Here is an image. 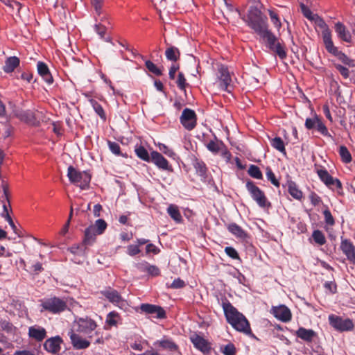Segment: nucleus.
Wrapping results in <instances>:
<instances>
[{
    "mask_svg": "<svg viewBox=\"0 0 355 355\" xmlns=\"http://www.w3.org/2000/svg\"><path fill=\"white\" fill-rule=\"evenodd\" d=\"M206 147L212 153L217 154L225 148V144L222 141L218 140L216 137L214 136V139L207 142Z\"/></svg>",
    "mask_w": 355,
    "mask_h": 355,
    "instance_id": "nucleus-30",
    "label": "nucleus"
},
{
    "mask_svg": "<svg viewBox=\"0 0 355 355\" xmlns=\"http://www.w3.org/2000/svg\"><path fill=\"white\" fill-rule=\"evenodd\" d=\"M146 272L153 277H157L159 275L160 270L157 266L150 264Z\"/></svg>",
    "mask_w": 355,
    "mask_h": 355,
    "instance_id": "nucleus-63",
    "label": "nucleus"
},
{
    "mask_svg": "<svg viewBox=\"0 0 355 355\" xmlns=\"http://www.w3.org/2000/svg\"><path fill=\"white\" fill-rule=\"evenodd\" d=\"M20 60L17 56H10L5 60L3 71L6 73H10L15 71L19 67Z\"/></svg>",
    "mask_w": 355,
    "mask_h": 355,
    "instance_id": "nucleus-24",
    "label": "nucleus"
},
{
    "mask_svg": "<svg viewBox=\"0 0 355 355\" xmlns=\"http://www.w3.org/2000/svg\"><path fill=\"white\" fill-rule=\"evenodd\" d=\"M180 121L183 127L187 130L195 128L197 124V116L194 110L185 108L182 113Z\"/></svg>",
    "mask_w": 355,
    "mask_h": 355,
    "instance_id": "nucleus-9",
    "label": "nucleus"
},
{
    "mask_svg": "<svg viewBox=\"0 0 355 355\" xmlns=\"http://www.w3.org/2000/svg\"><path fill=\"white\" fill-rule=\"evenodd\" d=\"M312 238L315 243L320 245H324L326 243L324 234L319 230H316L313 232Z\"/></svg>",
    "mask_w": 355,
    "mask_h": 355,
    "instance_id": "nucleus-46",
    "label": "nucleus"
},
{
    "mask_svg": "<svg viewBox=\"0 0 355 355\" xmlns=\"http://www.w3.org/2000/svg\"><path fill=\"white\" fill-rule=\"evenodd\" d=\"M186 284L182 279L180 278H177L173 280L172 284L168 287L173 289H178L184 288Z\"/></svg>",
    "mask_w": 355,
    "mask_h": 355,
    "instance_id": "nucleus-61",
    "label": "nucleus"
},
{
    "mask_svg": "<svg viewBox=\"0 0 355 355\" xmlns=\"http://www.w3.org/2000/svg\"><path fill=\"white\" fill-rule=\"evenodd\" d=\"M168 214L169 216L177 223H180L182 220V216L180 211L176 206L171 205L168 209Z\"/></svg>",
    "mask_w": 355,
    "mask_h": 355,
    "instance_id": "nucleus-40",
    "label": "nucleus"
},
{
    "mask_svg": "<svg viewBox=\"0 0 355 355\" xmlns=\"http://www.w3.org/2000/svg\"><path fill=\"white\" fill-rule=\"evenodd\" d=\"M165 55L167 60L176 62L180 59V52L177 47L171 46L166 49L165 51Z\"/></svg>",
    "mask_w": 355,
    "mask_h": 355,
    "instance_id": "nucleus-33",
    "label": "nucleus"
},
{
    "mask_svg": "<svg viewBox=\"0 0 355 355\" xmlns=\"http://www.w3.org/2000/svg\"><path fill=\"white\" fill-rule=\"evenodd\" d=\"M67 177L71 184L80 187L82 190L89 189L92 178L89 172L80 171L73 166H69L67 169Z\"/></svg>",
    "mask_w": 355,
    "mask_h": 355,
    "instance_id": "nucleus-4",
    "label": "nucleus"
},
{
    "mask_svg": "<svg viewBox=\"0 0 355 355\" xmlns=\"http://www.w3.org/2000/svg\"><path fill=\"white\" fill-rule=\"evenodd\" d=\"M320 118L318 116H315L313 118H307L305 121V127L308 130H312L315 128L317 123L320 121Z\"/></svg>",
    "mask_w": 355,
    "mask_h": 355,
    "instance_id": "nucleus-53",
    "label": "nucleus"
},
{
    "mask_svg": "<svg viewBox=\"0 0 355 355\" xmlns=\"http://www.w3.org/2000/svg\"><path fill=\"white\" fill-rule=\"evenodd\" d=\"M260 37L265 40L266 46L270 51L275 53L280 59L284 60L286 58L287 53L284 44L279 42L278 38L270 30H268L263 34L261 35Z\"/></svg>",
    "mask_w": 355,
    "mask_h": 355,
    "instance_id": "nucleus-5",
    "label": "nucleus"
},
{
    "mask_svg": "<svg viewBox=\"0 0 355 355\" xmlns=\"http://www.w3.org/2000/svg\"><path fill=\"white\" fill-rule=\"evenodd\" d=\"M268 13L272 23L277 30H279L282 27V23L278 14L273 10H268Z\"/></svg>",
    "mask_w": 355,
    "mask_h": 355,
    "instance_id": "nucleus-49",
    "label": "nucleus"
},
{
    "mask_svg": "<svg viewBox=\"0 0 355 355\" xmlns=\"http://www.w3.org/2000/svg\"><path fill=\"white\" fill-rule=\"evenodd\" d=\"M245 187L252 198L260 207L269 208L271 207V203L268 200L264 192L259 189L254 182L248 180L245 184Z\"/></svg>",
    "mask_w": 355,
    "mask_h": 355,
    "instance_id": "nucleus-6",
    "label": "nucleus"
},
{
    "mask_svg": "<svg viewBox=\"0 0 355 355\" xmlns=\"http://www.w3.org/2000/svg\"><path fill=\"white\" fill-rule=\"evenodd\" d=\"M272 313L277 319L284 322H289L292 318L290 309L285 305L273 306L272 309Z\"/></svg>",
    "mask_w": 355,
    "mask_h": 355,
    "instance_id": "nucleus-17",
    "label": "nucleus"
},
{
    "mask_svg": "<svg viewBox=\"0 0 355 355\" xmlns=\"http://www.w3.org/2000/svg\"><path fill=\"white\" fill-rule=\"evenodd\" d=\"M1 187H2V189L3 191V195L5 196V198L8 202V205L5 203L3 205V211L2 214H3L5 216L7 214H9L8 210V207H10V200H9V188H8V185L3 180L2 181Z\"/></svg>",
    "mask_w": 355,
    "mask_h": 355,
    "instance_id": "nucleus-41",
    "label": "nucleus"
},
{
    "mask_svg": "<svg viewBox=\"0 0 355 355\" xmlns=\"http://www.w3.org/2000/svg\"><path fill=\"white\" fill-rule=\"evenodd\" d=\"M89 103L92 106L93 109L94 110L95 112L100 116V118L103 121H105L106 114L101 105L98 103V102H97L96 100L92 98L89 99Z\"/></svg>",
    "mask_w": 355,
    "mask_h": 355,
    "instance_id": "nucleus-38",
    "label": "nucleus"
},
{
    "mask_svg": "<svg viewBox=\"0 0 355 355\" xmlns=\"http://www.w3.org/2000/svg\"><path fill=\"white\" fill-rule=\"evenodd\" d=\"M136 155L143 161L150 162L151 155H150L148 150L143 146H136L135 148Z\"/></svg>",
    "mask_w": 355,
    "mask_h": 355,
    "instance_id": "nucleus-32",
    "label": "nucleus"
},
{
    "mask_svg": "<svg viewBox=\"0 0 355 355\" xmlns=\"http://www.w3.org/2000/svg\"><path fill=\"white\" fill-rule=\"evenodd\" d=\"M91 4L93 6L95 14L96 19L101 21H105L107 19V15L104 12L103 7L104 0H90Z\"/></svg>",
    "mask_w": 355,
    "mask_h": 355,
    "instance_id": "nucleus-25",
    "label": "nucleus"
},
{
    "mask_svg": "<svg viewBox=\"0 0 355 355\" xmlns=\"http://www.w3.org/2000/svg\"><path fill=\"white\" fill-rule=\"evenodd\" d=\"M315 172L318 174L320 180L326 185L329 186V184L333 181V177L329 173L327 169L323 167H318L315 166Z\"/></svg>",
    "mask_w": 355,
    "mask_h": 355,
    "instance_id": "nucleus-31",
    "label": "nucleus"
},
{
    "mask_svg": "<svg viewBox=\"0 0 355 355\" xmlns=\"http://www.w3.org/2000/svg\"><path fill=\"white\" fill-rule=\"evenodd\" d=\"M334 55L336 56L343 64L349 67H354V61L350 59L345 53L338 51Z\"/></svg>",
    "mask_w": 355,
    "mask_h": 355,
    "instance_id": "nucleus-45",
    "label": "nucleus"
},
{
    "mask_svg": "<svg viewBox=\"0 0 355 355\" xmlns=\"http://www.w3.org/2000/svg\"><path fill=\"white\" fill-rule=\"evenodd\" d=\"M14 114L21 121L24 122L28 125L33 126H37L39 125V121L37 119L35 114L30 110H17L14 112Z\"/></svg>",
    "mask_w": 355,
    "mask_h": 355,
    "instance_id": "nucleus-13",
    "label": "nucleus"
},
{
    "mask_svg": "<svg viewBox=\"0 0 355 355\" xmlns=\"http://www.w3.org/2000/svg\"><path fill=\"white\" fill-rule=\"evenodd\" d=\"M154 345L159 346L162 349H166L170 352H178L179 350L178 345L173 342L171 338L167 336H164L162 339L155 342Z\"/></svg>",
    "mask_w": 355,
    "mask_h": 355,
    "instance_id": "nucleus-22",
    "label": "nucleus"
},
{
    "mask_svg": "<svg viewBox=\"0 0 355 355\" xmlns=\"http://www.w3.org/2000/svg\"><path fill=\"white\" fill-rule=\"evenodd\" d=\"M220 87L222 89L229 92V87L232 83V78L227 67L220 65L218 67Z\"/></svg>",
    "mask_w": 355,
    "mask_h": 355,
    "instance_id": "nucleus-19",
    "label": "nucleus"
},
{
    "mask_svg": "<svg viewBox=\"0 0 355 355\" xmlns=\"http://www.w3.org/2000/svg\"><path fill=\"white\" fill-rule=\"evenodd\" d=\"M73 325L76 327V332L87 336L88 338L93 337L92 332L94 331V335L96 336L95 344H103L104 343L103 338L100 335V332L96 331L98 327L97 323L91 318L88 316L76 318L73 322Z\"/></svg>",
    "mask_w": 355,
    "mask_h": 355,
    "instance_id": "nucleus-2",
    "label": "nucleus"
},
{
    "mask_svg": "<svg viewBox=\"0 0 355 355\" xmlns=\"http://www.w3.org/2000/svg\"><path fill=\"white\" fill-rule=\"evenodd\" d=\"M41 311H46L53 314H58L67 309V302L59 297H53L42 301Z\"/></svg>",
    "mask_w": 355,
    "mask_h": 355,
    "instance_id": "nucleus-7",
    "label": "nucleus"
},
{
    "mask_svg": "<svg viewBox=\"0 0 355 355\" xmlns=\"http://www.w3.org/2000/svg\"><path fill=\"white\" fill-rule=\"evenodd\" d=\"M193 166L196 170V173L201 176L205 177L207 173L206 164L202 160L195 159L193 162Z\"/></svg>",
    "mask_w": 355,
    "mask_h": 355,
    "instance_id": "nucleus-35",
    "label": "nucleus"
},
{
    "mask_svg": "<svg viewBox=\"0 0 355 355\" xmlns=\"http://www.w3.org/2000/svg\"><path fill=\"white\" fill-rule=\"evenodd\" d=\"M270 145L282 153L286 154L285 145L281 137H276L270 139Z\"/></svg>",
    "mask_w": 355,
    "mask_h": 355,
    "instance_id": "nucleus-37",
    "label": "nucleus"
},
{
    "mask_svg": "<svg viewBox=\"0 0 355 355\" xmlns=\"http://www.w3.org/2000/svg\"><path fill=\"white\" fill-rule=\"evenodd\" d=\"M336 69L340 72V73L342 75V76L344 78H348L349 76V69L339 64H335Z\"/></svg>",
    "mask_w": 355,
    "mask_h": 355,
    "instance_id": "nucleus-62",
    "label": "nucleus"
},
{
    "mask_svg": "<svg viewBox=\"0 0 355 355\" xmlns=\"http://www.w3.org/2000/svg\"><path fill=\"white\" fill-rule=\"evenodd\" d=\"M324 287L331 294H334L337 292V285L334 281L326 282L324 284Z\"/></svg>",
    "mask_w": 355,
    "mask_h": 355,
    "instance_id": "nucleus-59",
    "label": "nucleus"
},
{
    "mask_svg": "<svg viewBox=\"0 0 355 355\" xmlns=\"http://www.w3.org/2000/svg\"><path fill=\"white\" fill-rule=\"evenodd\" d=\"M340 249L346 256L347 259L355 265V246L353 243L349 239L341 238Z\"/></svg>",
    "mask_w": 355,
    "mask_h": 355,
    "instance_id": "nucleus-14",
    "label": "nucleus"
},
{
    "mask_svg": "<svg viewBox=\"0 0 355 355\" xmlns=\"http://www.w3.org/2000/svg\"><path fill=\"white\" fill-rule=\"evenodd\" d=\"M227 230L238 239H245L248 238V233L235 223H230L227 225Z\"/></svg>",
    "mask_w": 355,
    "mask_h": 355,
    "instance_id": "nucleus-28",
    "label": "nucleus"
},
{
    "mask_svg": "<svg viewBox=\"0 0 355 355\" xmlns=\"http://www.w3.org/2000/svg\"><path fill=\"white\" fill-rule=\"evenodd\" d=\"M62 343V338L60 336H55L46 339L43 344V347L47 352L57 355L61 350Z\"/></svg>",
    "mask_w": 355,
    "mask_h": 355,
    "instance_id": "nucleus-12",
    "label": "nucleus"
},
{
    "mask_svg": "<svg viewBox=\"0 0 355 355\" xmlns=\"http://www.w3.org/2000/svg\"><path fill=\"white\" fill-rule=\"evenodd\" d=\"M288 193L296 200H300L303 197L302 192L298 189L296 183L293 181L288 182Z\"/></svg>",
    "mask_w": 355,
    "mask_h": 355,
    "instance_id": "nucleus-34",
    "label": "nucleus"
},
{
    "mask_svg": "<svg viewBox=\"0 0 355 355\" xmlns=\"http://www.w3.org/2000/svg\"><path fill=\"white\" fill-rule=\"evenodd\" d=\"M301 11L303 15L308 19L313 21L315 19V15H313L311 10L303 3L300 4Z\"/></svg>",
    "mask_w": 355,
    "mask_h": 355,
    "instance_id": "nucleus-52",
    "label": "nucleus"
},
{
    "mask_svg": "<svg viewBox=\"0 0 355 355\" xmlns=\"http://www.w3.org/2000/svg\"><path fill=\"white\" fill-rule=\"evenodd\" d=\"M328 320L329 324L338 331H352L354 327L352 320L349 318L343 319L340 316L334 314L329 315Z\"/></svg>",
    "mask_w": 355,
    "mask_h": 355,
    "instance_id": "nucleus-8",
    "label": "nucleus"
},
{
    "mask_svg": "<svg viewBox=\"0 0 355 355\" xmlns=\"http://www.w3.org/2000/svg\"><path fill=\"white\" fill-rule=\"evenodd\" d=\"M101 293L110 302L112 303L115 306L121 307L125 304V301L123 300V297L119 294V293L116 290L111 287L106 288L105 289L101 291Z\"/></svg>",
    "mask_w": 355,
    "mask_h": 355,
    "instance_id": "nucleus-11",
    "label": "nucleus"
},
{
    "mask_svg": "<svg viewBox=\"0 0 355 355\" xmlns=\"http://www.w3.org/2000/svg\"><path fill=\"white\" fill-rule=\"evenodd\" d=\"M176 83L179 89L181 90H185L186 87L189 85V84L187 83L184 75L182 72L178 73Z\"/></svg>",
    "mask_w": 355,
    "mask_h": 355,
    "instance_id": "nucleus-55",
    "label": "nucleus"
},
{
    "mask_svg": "<svg viewBox=\"0 0 355 355\" xmlns=\"http://www.w3.org/2000/svg\"><path fill=\"white\" fill-rule=\"evenodd\" d=\"M338 152L341 159L344 163L348 164L352 162V155L346 146H340Z\"/></svg>",
    "mask_w": 355,
    "mask_h": 355,
    "instance_id": "nucleus-42",
    "label": "nucleus"
},
{
    "mask_svg": "<svg viewBox=\"0 0 355 355\" xmlns=\"http://www.w3.org/2000/svg\"><path fill=\"white\" fill-rule=\"evenodd\" d=\"M87 247L83 242L71 246L69 250L73 254L84 255L86 253Z\"/></svg>",
    "mask_w": 355,
    "mask_h": 355,
    "instance_id": "nucleus-43",
    "label": "nucleus"
},
{
    "mask_svg": "<svg viewBox=\"0 0 355 355\" xmlns=\"http://www.w3.org/2000/svg\"><path fill=\"white\" fill-rule=\"evenodd\" d=\"M97 235L98 234L95 232V231L94 230V228L89 226L85 230L84 239L83 240V243L86 246L92 245L96 241Z\"/></svg>",
    "mask_w": 355,
    "mask_h": 355,
    "instance_id": "nucleus-29",
    "label": "nucleus"
},
{
    "mask_svg": "<svg viewBox=\"0 0 355 355\" xmlns=\"http://www.w3.org/2000/svg\"><path fill=\"white\" fill-rule=\"evenodd\" d=\"M334 28L338 38L347 43L352 42L351 33L343 23L340 21L336 23Z\"/></svg>",
    "mask_w": 355,
    "mask_h": 355,
    "instance_id": "nucleus-23",
    "label": "nucleus"
},
{
    "mask_svg": "<svg viewBox=\"0 0 355 355\" xmlns=\"http://www.w3.org/2000/svg\"><path fill=\"white\" fill-rule=\"evenodd\" d=\"M28 335L30 338L37 342H42L46 338L47 332L45 328L39 325H33L28 328Z\"/></svg>",
    "mask_w": 355,
    "mask_h": 355,
    "instance_id": "nucleus-20",
    "label": "nucleus"
},
{
    "mask_svg": "<svg viewBox=\"0 0 355 355\" xmlns=\"http://www.w3.org/2000/svg\"><path fill=\"white\" fill-rule=\"evenodd\" d=\"M37 70L38 74L47 84L51 85L53 83V78L48 65L45 62L39 61L37 63Z\"/></svg>",
    "mask_w": 355,
    "mask_h": 355,
    "instance_id": "nucleus-21",
    "label": "nucleus"
},
{
    "mask_svg": "<svg viewBox=\"0 0 355 355\" xmlns=\"http://www.w3.org/2000/svg\"><path fill=\"white\" fill-rule=\"evenodd\" d=\"M80 334L74 332L73 330H70L68 332V336L71 340L73 347L76 349H85L89 347L90 341L86 338L80 336Z\"/></svg>",
    "mask_w": 355,
    "mask_h": 355,
    "instance_id": "nucleus-16",
    "label": "nucleus"
},
{
    "mask_svg": "<svg viewBox=\"0 0 355 355\" xmlns=\"http://www.w3.org/2000/svg\"><path fill=\"white\" fill-rule=\"evenodd\" d=\"M150 263L146 261H142L135 263V268L140 272H146Z\"/></svg>",
    "mask_w": 355,
    "mask_h": 355,
    "instance_id": "nucleus-64",
    "label": "nucleus"
},
{
    "mask_svg": "<svg viewBox=\"0 0 355 355\" xmlns=\"http://www.w3.org/2000/svg\"><path fill=\"white\" fill-rule=\"evenodd\" d=\"M266 175L268 180H269L274 186L279 187L280 183L276 178L275 173L272 172L270 167L267 166L266 168Z\"/></svg>",
    "mask_w": 355,
    "mask_h": 355,
    "instance_id": "nucleus-47",
    "label": "nucleus"
},
{
    "mask_svg": "<svg viewBox=\"0 0 355 355\" xmlns=\"http://www.w3.org/2000/svg\"><path fill=\"white\" fill-rule=\"evenodd\" d=\"M107 145L110 150L116 156H121L123 157H128V155L126 153H123L121 151V147L119 144L115 141H111L107 140Z\"/></svg>",
    "mask_w": 355,
    "mask_h": 355,
    "instance_id": "nucleus-39",
    "label": "nucleus"
},
{
    "mask_svg": "<svg viewBox=\"0 0 355 355\" xmlns=\"http://www.w3.org/2000/svg\"><path fill=\"white\" fill-rule=\"evenodd\" d=\"M140 310L142 313L146 314L155 315V317L158 319H164L166 318L165 310L157 305L151 304H141Z\"/></svg>",
    "mask_w": 355,
    "mask_h": 355,
    "instance_id": "nucleus-15",
    "label": "nucleus"
},
{
    "mask_svg": "<svg viewBox=\"0 0 355 355\" xmlns=\"http://www.w3.org/2000/svg\"><path fill=\"white\" fill-rule=\"evenodd\" d=\"M119 317V315L116 311L110 312L106 318V323L110 326H116L117 324L116 318Z\"/></svg>",
    "mask_w": 355,
    "mask_h": 355,
    "instance_id": "nucleus-54",
    "label": "nucleus"
},
{
    "mask_svg": "<svg viewBox=\"0 0 355 355\" xmlns=\"http://www.w3.org/2000/svg\"><path fill=\"white\" fill-rule=\"evenodd\" d=\"M314 20L315 21V24L320 28L322 29V36L323 35V33L326 31H327L328 32H331L330 29L329 28L328 26L327 25V24L325 23V21H324V19L322 18H321L319 16H318L317 15H315Z\"/></svg>",
    "mask_w": 355,
    "mask_h": 355,
    "instance_id": "nucleus-56",
    "label": "nucleus"
},
{
    "mask_svg": "<svg viewBox=\"0 0 355 355\" xmlns=\"http://www.w3.org/2000/svg\"><path fill=\"white\" fill-rule=\"evenodd\" d=\"M190 339L195 348L205 355L211 354L212 348L211 343L207 340L197 334L192 335Z\"/></svg>",
    "mask_w": 355,
    "mask_h": 355,
    "instance_id": "nucleus-10",
    "label": "nucleus"
},
{
    "mask_svg": "<svg viewBox=\"0 0 355 355\" xmlns=\"http://www.w3.org/2000/svg\"><path fill=\"white\" fill-rule=\"evenodd\" d=\"M245 21L259 36L269 30L267 17L257 8H250Z\"/></svg>",
    "mask_w": 355,
    "mask_h": 355,
    "instance_id": "nucleus-3",
    "label": "nucleus"
},
{
    "mask_svg": "<svg viewBox=\"0 0 355 355\" xmlns=\"http://www.w3.org/2000/svg\"><path fill=\"white\" fill-rule=\"evenodd\" d=\"M222 307L227 322L236 331L243 332L246 335L252 334L250 323L247 318L233 306L230 301L225 297L222 300Z\"/></svg>",
    "mask_w": 355,
    "mask_h": 355,
    "instance_id": "nucleus-1",
    "label": "nucleus"
},
{
    "mask_svg": "<svg viewBox=\"0 0 355 355\" xmlns=\"http://www.w3.org/2000/svg\"><path fill=\"white\" fill-rule=\"evenodd\" d=\"M145 66L147 69L156 76H161L162 74V71L160 69H159L153 62L150 60H146L145 62Z\"/></svg>",
    "mask_w": 355,
    "mask_h": 355,
    "instance_id": "nucleus-50",
    "label": "nucleus"
},
{
    "mask_svg": "<svg viewBox=\"0 0 355 355\" xmlns=\"http://www.w3.org/2000/svg\"><path fill=\"white\" fill-rule=\"evenodd\" d=\"M248 173L253 178L257 180L263 179V174L260 168L256 165L251 164L248 170Z\"/></svg>",
    "mask_w": 355,
    "mask_h": 355,
    "instance_id": "nucleus-44",
    "label": "nucleus"
},
{
    "mask_svg": "<svg viewBox=\"0 0 355 355\" xmlns=\"http://www.w3.org/2000/svg\"><path fill=\"white\" fill-rule=\"evenodd\" d=\"M326 50L331 54L334 55L338 51V48L334 46L331 39V32L326 31L322 36Z\"/></svg>",
    "mask_w": 355,
    "mask_h": 355,
    "instance_id": "nucleus-27",
    "label": "nucleus"
},
{
    "mask_svg": "<svg viewBox=\"0 0 355 355\" xmlns=\"http://www.w3.org/2000/svg\"><path fill=\"white\" fill-rule=\"evenodd\" d=\"M323 215L324 217L325 223L329 225H334L335 224L334 218L330 211V210L327 208L323 211Z\"/></svg>",
    "mask_w": 355,
    "mask_h": 355,
    "instance_id": "nucleus-57",
    "label": "nucleus"
},
{
    "mask_svg": "<svg viewBox=\"0 0 355 355\" xmlns=\"http://www.w3.org/2000/svg\"><path fill=\"white\" fill-rule=\"evenodd\" d=\"M141 250L139 249V246L138 245H129L127 247V253L128 255L131 257H134L139 253H140Z\"/></svg>",
    "mask_w": 355,
    "mask_h": 355,
    "instance_id": "nucleus-60",
    "label": "nucleus"
},
{
    "mask_svg": "<svg viewBox=\"0 0 355 355\" xmlns=\"http://www.w3.org/2000/svg\"><path fill=\"white\" fill-rule=\"evenodd\" d=\"M150 162L154 163L159 168L162 170L168 171H173L172 166L169 164L167 159H165L162 155L157 151H153L151 153Z\"/></svg>",
    "mask_w": 355,
    "mask_h": 355,
    "instance_id": "nucleus-18",
    "label": "nucleus"
},
{
    "mask_svg": "<svg viewBox=\"0 0 355 355\" xmlns=\"http://www.w3.org/2000/svg\"><path fill=\"white\" fill-rule=\"evenodd\" d=\"M315 129H316L323 136L328 137H330L331 139H333V137L329 134L327 128L326 127L324 123L322 122L321 119L317 123Z\"/></svg>",
    "mask_w": 355,
    "mask_h": 355,
    "instance_id": "nucleus-51",
    "label": "nucleus"
},
{
    "mask_svg": "<svg viewBox=\"0 0 355 355\" xmlns=\"http://www.w3.org/2000/svg\"><path fill=\"white\" fill-rule=\"evenodd\" d=\"M94 228V230L98 235L103 234L107 229V224L103 219H98L95 221L94 224L89 225Z\"/></svg>",
    "mask_w": 355,
    "mask_h": 355,
    "instance_id": "nucleus-36",
    "label": "nucleus"
},
{
    "mask_svg": "<svg viewBox=\"0 0 355 355\" xmlns=\"http://www.w3.org/2000/svg\"><path fill=\"white\" fill-rule=\"evenodd\" d=\"M225 252L226 254L233 259H240L239 255L237 251L231 246L225 247Z\"/></svg>",
    "mask_w": 355,
    "mask_h": 355,
    "instance_id": "nucleus-58",
    "label": "nucleus"
},
{
    "mask_svg": "<svg viewBox=\"0 0 355 355\" xmlns=\"http://www.w3.org/2000/svg\"><path fill=\"white\" fill-rule=\"evenodd\" d=\"M220 351L224 355H235L236 353V347L232 343L221 346Z\"/></svg>",
    "mask_w": 355,
    "mask_h": 355,
    "instance_id": "nucleus-48",
    "label": "nucleus"
},
{
    "mask_svg": "<svg viewBox=\"0 0 355 355\" xmlns=\"http://www.w3.org/2000/svg\"><path fill=\"white\" fill-rule=\"evenodd\" d=\"M295 335L306 343H311L316 336V333L313 329L300 327L297 330Z\"/></svg>",
    "mask_w": 355,
    "mask_h": 355,
    "instance_id": "nucleus-26",
    "label": "nucleus"
}]
</instances>
